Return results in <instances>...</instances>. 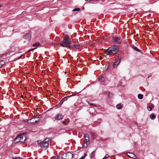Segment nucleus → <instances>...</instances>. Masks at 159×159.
<instances>
[{
  "label": "nucleus",
  "mask_w": 159,
  "mask_h": 159,
  "mask_svg": "<svg viewBox=\"0 0 159 159\" xmlns=\"http://www.w3.org/2000/svg\"><path fill=\"white\" fill-rule=\"evenodd\" d=\"M118 47L117 46L114 45L110 47L104 53L106 55H111L116 54L118 51Z\"/></svg>",
  "instance_id": "obj_1"
},
{
  "label": "nucleus",
  "mask_w": 159,
  "mask_h": 159,
  "mask_svg": "<svg viewBox=\"0 0 159 159\" xmlns=\"http://www.w3.org/2000/svg\"><path fill=\"white\" fill-rule=\"evenodd\" d=\"M71 43V39L65 37L64 38L62 41L60 43V46L63 47H68L70 49H72V47L70 45Z\"/></svg>",
  "instance_id": "obj_2"
},
{
  "label": "nucleus",
  "mask_w": 159,
  "mask_h": 159,
  "mask_svg": "<svg viewBox=\"0 0 159 159\" xmlns=\"http://www.w3.org/2000/svg\"><path fill=\"white\" fill-rule=\"evenodd\" d=\"M49 139L46 138L43 141H41L40 140H38L37 142L39 145L43 149L46 150L48 147Z\"/></svg>",
  "instance_id": "obj_3"
},
{
  "label": "nucleus",
  "mask_w": 159,
  "mask_h": 159,
  "mask_svg": "<svg viewBox=\"0 0 159 159\" xmlns=\"http://www.w3.org/2000/svg\"><path fill=\"white\" fill-rule=\"evenodd\" d=\"M73 158V155L70 152H68L65 154H63L61 157V159H72Z\"/></svg>",
  "instance_id": "obj_4"
},
{
  "label": "nucleus",
  "mask_w": 159,
  "mask_h": 159,
  "mask_svg": "<svg viewBox=\"0 0 159 159\" xmlns=\"http://www.w3.org/2000/svg\"><path fill=\"white\" fill-rule=\"evenodd\" d=\"M39 121V120L35 118H33L28 120L27 122L28 123L34 124L37 123Z\"/></svg>",
  "instance_id": "obj_5"
},
{
  "label": "nucleus",
  "mask_w": 159,
  "mask_h": 159,
  "mask_svg": "<svg viewBox=\"0 0 159 159\" xmlns=\"http://www.w3.org/2000/svg\"><path fill=\"white\" fill-rule=\"evenodd\" d=\"M19 136L20 138V142L21 143L24 142L26 140V138L25 135L24 134H19Z\"/></svg>",
  "instance_id": "obj_6"
},
{
  "label": "nucleus",
  "mask_w": 159,
  "mask_h": 159,
  "mask_svg": "<svg viewBox=\"0 0 159 159\" xmlns=\"http://www.w3.org/2000/svg\"><path fill=\"white\" fill-rule=\"evenodd\" d=\"M31 37V32L29 31L26 33L23 37L24 38L29 41Z\"/></svg>",
  "instance_id": "obj_7"
},
{
  "label": "nucleus",
  "mask_w": 159,
  "mask_h": 159,
  "mask_svg": "<svg viewBox=\"0 0 159 159\" xmlns=\"http://www.w3.org/2000/svg\"><path fill=\"white\" fill-rule=\"evenodd\" d=\"M120 58H117L115 60V62L113 64V66L114 68L116 67L120 62Z\"/></svg>",
  "instance_id": "obj_8"
},
{
  "label": "nucleus",
  "mask_w": 159,
  "mask_h": 159,
  "mask_svg": "<svg viewBox=\"0 0 159 159\" xmlns=\"http://www.w3.org/2000/svg\"><path fill=\"white\" fill-rule=\"evenodd\" d=\"M112 41L114 43H116L117 44H120L121 43V40L119 38L116 37L112 39Z\"/></svg>",
  "instance_id": "obj_9"
},
{
  "label": "nucleus",
  "mask_w": 159,
  "mask_h": 159,
  "mask_svg": "<svg viewBox=\"0 0 159 159\" xmlns=\"http://www.w3.org/2000/svg\"><path fill=\"white\" fill-rule=\"evenodd\" d=\"M127 155L129 157L135 159L136 158V156L133 153L131 152H128L127 153Z\"/></svg>",
  "instance_id": "obj_10"
},
{
  "label": "nucleus",
  "mask_w": 159,
  "mask_h": 159,
  "mask_svg": "<svg viewBox=\"0 0 159 159\" xmlns=\"http://www.w3.org/2000/svg\"><path fill=\"white\" fill-rule=\"evenodd\" d=\"M62 118L63 116L61 114H58L57 115H56L55 117V120H59L61 119Z\"/></svg>",
  "instance_id": "obj_11"
},
{
  "label": "nucleus",
  "mask_w": 159,
  "mask_h": 159,
  "mask_svg": "<svg viewBox=\"0 0 159 159\" xmlns=\"http://www.w3.org/2000/svg\"><path fill=\"white\" fill-rule=\"evenodd\" d=\"M89 143L90 142L89 140L88 141L86 140H85L84 141V144L83 145V147L84 148H86L88 145L89 144Z\"/></svg>",
  "instance_id": "obj_12"
},
{
  "label": "nucleus",
  "mask_w": 159,
  "mask_h": 159,
  "mask_svg": "<svg viewBox=\"0 0 159 159\" xmlns=\"http://www.w3.org/2000/svg\"><path fill=\"white\" fill-rule=\"evenodd\" d=\"M14 143H16L19 142H20V138L19 136V135L14 139Z\"/></svg>",
  "instance_id": "obj_13"
},
{
  "label": "nucleus",
  "mask_w": 159,
  "mask_h": 159,
  "mask_svg": "<svg viewBox=\"0 0 159 159\" xmlns=\"http://www.w3.org/2000/svg\"><path fill=\"white\" fill-rule=\"evenodd\" d=\"M99 80L100 82H105V78L102 76H100L99 77Z\"/></svg>",
  "instance_id": "obj_14"
},
{
  "label": "nucleus",
  "mask_w": 159,
  "mask_h": 159,
  "mask_svg": "<svg viewBox=\"0 0 159 159\" xmlns=\"http://www.w3.org/2000/svg\"><path fill=\"white\" fill-rule=\"evenodd\" d=\"M80 48V46L79 44H74L73 46V47H72V49L75 48L76 49H78Z\"/></svg>",
  "instance_id": "obj_15"
},
{
  "label": "nucleus",
  "mask_w": 159,
  "mask_h": 159,
  "mask_svg": "<svg viewBox=\"0 0 159 159\" xmlns=\"http://www.w3.org/2000/svg\"><path fill=\"white\" fill-rule=\"evenodd\" d=\"M95 152V151H93L91 153V155H90V157L91 158H93L95 156V154L94 153Z\"/></svg>",
  "instance_id": "obj_16"
},
{
  "label": "nucleus",
  "mask_w": 159,
  "mask_h": 159,
  "mask_svg": "<svg viewBox=\"0 0 159 159\" xmlns=\"http://www.w3.org/2000/svg\"><path fill=\"white\" fill-rule=\"evenodd\" d=\"M131 47H132V48H133L136 51H137L138 52L140 51L137 48V47H135L134 45H131Z\"/></svg>",
  "instance_id": "obj_17"
},
{
  "label": "nucleus",
  "mask_w": 159,
  "mask_h": 159,
  "mask_svg": "<svg viewBox=\"0 0 159 159\" xmlns=\"http://www.w3.org/2000/svg\"><path fill=\"white\" fill-rule=\"evenodd\" d=\"M150 117L153 120L155 118V116L154 114L152 113L150 115Z\"/></svg>",
  "instance_id": "obj_18"
},
{
  "label": "nucleus",
  "mask_w": 159,
  "mask_h": 159,
  "mask_svg": "<svg viewBox=\"0 0 159 159\" xmlns=\"http://www.w3.org/2000/svg\"><path fill=\"white\" fill-rule=\"evenodd\" d=\"M5 64V62L3 60L0 61V68L3 66Z\"/></svg>",
  "instance_id": "obj_19"
},
{
  "label": "nucleus",
  "mask_w": 159,
  "mask_h": 159,
  "mask_svg": "<svg viewBox=\"0 0 159 159\" xmlns=\"http://www.w3.org/2000/svg\"><path fill=\"white\" fill-rule=\"evenodd\" d=\"M138 98L139 99H142L143 98V95L141 94H139L138 95Z\"/></svg>",
  "instance_id": "obj_20"
},
{
  "label": "nucleus",
  "mask_w": 159,
  "mask_h": 159,
  "mask_svg": "<svg viewBox=\"0 0 159 159\" xmlns=\"http://www.w3.org/2000/svg\"><path fill=\"white\" fill-rule=\"evenodd\" d=\"M39 45V43H34L33 45V47H37Z\"/></svg>",
  "instance_id": "obj_21"
},
{
  "label": "nucleus",
  "mask_w": 159,
  "mask_h": 159,
  "mask_svg": "<svg viewBox=\"0 0 159 159\" xmlns=\"http://www.w3.org/2000/svg\"><path fill=\"white\" fill-rule=\"evenodd\" d=\"M116 108L118 109H120L122 107L120 104H117L116 105Z\"/></svg>",
  "instance_id": "obj_22"
},
{
  "label": "nucleus",
  "mask_w": 159,
  "mask_h": 159,
  "mask_svg": "<svg viewBox=\"0 0 159 159\" xmlns=\"http://www.w3.org/2000/svg\"><path fill=\"white\" fill-rule=\"evenodd\" d=\"M60 157L58 156H56L55 157H51V159H59Z\"/></svg>",
  "instance_id": "obj_23"
},
{
  "label": "nucleus",
  "mask_w": 159,
  "mask_h": 159,
  "mask_svg": "<svg viewBox=\"0 0 159 159\" xmlns=\"http://www.w3.org/2000/svg\"><path fill=\"white\" fill-rule=\"evenodd\" d=\"M88 102V104L89 105L91 106H96V105L95 104H94L93 103H89V102Z\"/></svg>",
  "instance_id": "obj_24"
},
{
  "label": "nucleus",
  "mask_w": 159,
  "mask_h": 159,
  "mask_svg": "<svg viewBox=\"0 0 159 159\" xmlns=\"http://www.w3.org/2000/svg\"><path fill=\"white\" fill-rule=\"evenodd\" d=\"M87 156V155L85 154V153H84V156H82V157L80 158V159H84L85 157H86V156Z\"/></svg>",
  "instance_id": "obj_25"
},
{
  "label": "nucleus",
  "mask_w": 159,
  "mask_h": 159,
  "mask_svg": "<svg viewBox=\"0 0 159 159\" xmlns=\"http://www.w3.org/2000/svg\"><path fill=\"white\" fill-rule=\"evenodd\" d=\"M147 109L149 111H150L152 110L151 107L150 106L148 107H147Z\"/></svg>",
  "instance_id": "obj_26"
},
{
  "label": "nucleus",
  "mask_w": 159,
  "mask_h": 159,
  "mask_svg": "<svg viewBox=\"0 0 159 159\" xmlns=\"http://www.w3.org/2000/svg\"><path fill=\"white\" fill-rule=\"evenodd\" d=\"M63 99H62L61 101L59 103V104H60V105H61L63 103V102H64V100H63Z\"/></svg>",
  "instance_id": "obj_27"
},
{
  "label": "nucleus",
  "mask_w": 159,
  "mask_h": 159,
  "mask_svg": "<svg viewBox=\"0 0 159 159\" xmlns=\"http://www.w3.org/2000/svg\"><path fill=\"white\" fill-rule=\"evenodd\" d=\"M108 156H109L108 155L106 154V155L102 159H105L107 158L108 157Z\"/></svg>",
  "instance_id": "obj_28"
},
{
  "label": "nucleus",
  "mask_w": 159,
  "mask_h": 159,
  "mask_svg": "<svg viewBox=\"0 0 159 159\" xmlns=\"http://www.w3.org/2000/svg\"><path fill=\"white\" fill-rule=\"evenodd\" d=\"M84 138H86L87 137H88L89 135H88V134H84Z\"/></svg>",
  "instance_id": "obj_29"
},
{
  "label": "nucleus",
  "mask_w": 159,
  "mask_h": 159,
  "mask_svg": "<svg viewBox=\"0 0 159 159\" xmlns=\"http://www.w3.org/2000/svg\"><path fill=\"white\" fill-rule=\"evenodd\" d=\"M85 139V140H87L88 141L89 140V136L88 137H86V138Z\"/></svg>",
  "instance_id": "obj_30"
},
{
  "label": "nucleus",
  "mask_w": 159,
  "mask_h": 159,
  "mask_svg": "<svg viewBox=\"0 0 159 159\" xmlns=\"http://www.w3.org/2000/svg\"><path fill=\"white\" fill-rule=\"evenodd\" d=\"M73 10H80V8H75L74 9H73Z\"/></svg>",
  "instance_id": "obj_31"
},
{
  "label": "nucleus",
  "mask_w": 159,
  "mask_h": 159,
  "mask_svg": "<svg viewBox=\"0 0 159 159\" xmlns=\"http://www.w3.org/2000/svg\"><path fill=\"white\" fill-rule=\"evenodd\" d=\"M13 159H20L19 157H13Z\"/></svg>",
  "instance_id": "obj_32"
},
{
  "label": "nucleus",
  "mask_w": 159,
  "mask_h": 159,
  "mask_svg": "<svg viewBox=\"0 0 159 159\" xmlns=\"http://www.w3.org/2000/svg\"><path fill=\"white\" fill-rule=\"evenodd\" d=\"M62 123L64 125H66V122H65V121H63L62 122Z\"/></svg>",
  "instance_id": "obj_33"
},
{
  "label": "nucleus",
  "mask_w": 159,
  "mask_h": 159,
  "mask_svg": "<svg viewBox=\"0 0 159 159\" xmlns=\"http://www.w3.org/2000/svg\"><path fill=\"white\" fill-rule=\"evenodd\" d=\"M36 48H33V49H30V50L29 51H33V50H34V49H36Z\"/></svg>",
  "instance_id": "obj_34"
},
{
  "label": "nucleus",
  "mask_w": 159,
  "mask_h": 159,
  "mask_svg": "<svg viewBox=\"0 0 159 159\" xmlns=\"http://www.w3.org/2000/svg\"><path fill=\"white\" fill-rule=\"evenodd\" d=\"M81 9H82V10H84V7H82V8H81Z\"/></svg>",
  "instance_id": "obj_35"
},
{
  "label": "nucleus",
  "mask_w": 159,
  "mask_h": 159,
  "mask_svg": "<svg viewBox=\"0 0 159 159\" xmlns=\"http://www.w3.org/2000/svg\"><path fill=\"white\" fill-rule=\"evenodd\" d=\"M85 1H87H87L90 2V1H92V0H85Z\"/></svg>",
  "instance_id": "obj_36"
},
{
  "label": "nucleus",
  "mask_w": 159,
  "mask_h": 159,
  "mask_svg": "<svg viewBox=\"0 0 159 159\" xmlns=\"http://www.w3.org/2000/svg\"><path fill=\"white\" fill-rule=\"evenodd\" d=\"M74 106H75V107H76V106H77V105H76V104H74Z\"/></svg>",
  "instance_id": "obj_37"
},
{
  "label": "nucleus",
  "mask_w": 159,
  "mask_h": 159,
  "mask_svg": "<svg viewBox=\"0 0 159 159\" xmlns=\"http://www.w3.org/2000/svg\"><path fill=\"white\" fill-rule=\"evenodd\" d=\"M34 16H36V14H34Z\"/></svg>",
  "instance_id": "obj_38"
},
{
  "label": "nucleus",
  "mask_w": 159,
  "mask_h": 159,
  "mask_svg": "<svg viewBox=\"0 0 159 159\" xmlns=\"http://www.w3.org/2000/svg\"><path fill=\"white\" fill-rule=\"evenodd\" d=\"M77 11L76 10H75V11Z\"/></svg>",
  "instance_id": "obj_39"
},
{
  "label": "nucleus",
  "mask_w": 159,
  "mask_h": 159,
  "mask_svg": "<svg viewBox=\"0 0 159 159\" xmlns=\"http://www.w3.org/2000/svg\"><path fill=\"white\" fill-rule=\"evenodd\" d=\"M1 5H0V7H1Z\"/></svg>",
  "instance_id": "obj_40"
}]
</instances>
